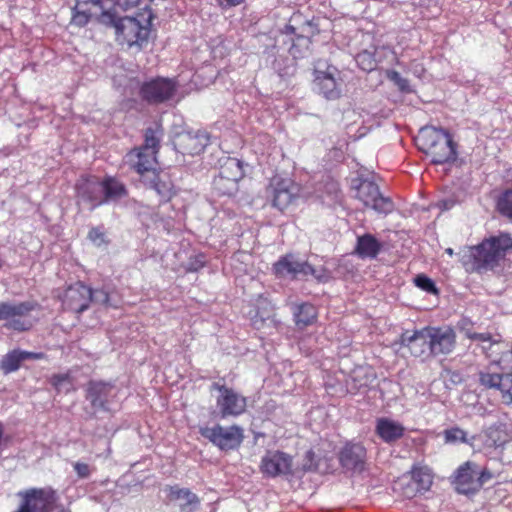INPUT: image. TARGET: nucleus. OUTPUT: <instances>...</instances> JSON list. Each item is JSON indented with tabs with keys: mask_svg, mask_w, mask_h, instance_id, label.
<instances>
[{
	"mask_svg": "<svg viewBox=\"0 0 512 512\" xmlns=\"http://www.w3.org/2000/svg\"><path fill=\"white\" fill-rule=\"evenodd\" d=\"M457 344V335L449 325L425 326L401 335V345L407 347L413 357L428 361L453 353Z\"/></svg>",
	"mask_w": 512,
	"mask_h": 512,
	"instance_id": "f257e3e1",
	"label": "nucleus"
},
{
	"mask_svg": "<svg viewBox=\"0 0 512 512\" xmlns=\"http://www.w3.org/2000/svg\"><path fill=\"white\" fill-rule=\"evenodd\" d=\"M512 248V237L508 233L485 238L480 244L470 247L462 256V264L468 272L485 273L499 266L506 252Z\"/></svg>",
	"mask_w": 512,
	"mask_h": 512,
	"instance_id": "f03ea898",
	"label": "nucleus"
},
{
	"mask_svg": "<svg viewBox=\"0 0 512 512\" xmlns=\"http://www.w3.org/2000/svg\"><path fill=\"white\" fill-rule=\"evenodd\" d=\"M415 140L418 148L431 157L433 164H444L456 159V144L445 129L422 127Z\"/></svg>",
	"mask_w": 512,
	"mask_h": 512,
	"instance_id": "7ed1b4c3",
	"label": "nucleus"
},
{
	"mask_svg": "<svg viewBox=\"0 0 512 512\" xmlns=\"http://www.w3.org/2000/svg\"><path fill=\"white\" fill-rule=\"evenodd\" d=\"M99 23L115 29L117 41L121 44L142 46L147 42L150 29L134 17L119 18L113 9L103 11L97 17Z\"/></svg>",
	"mask_w": 512,
	"mask_h": 512,
	"instance_id": "20e7f679",
	"label": "nucleus"
},
{
	"mask_svg": "<svg viewBox=\"0 0 512 512\" xmlns=\"http://www.w3.org/2000/svg\"><path fill=\"white\" fill-rule=\"evenodd\" d=\"M40 305L33 300L29 301H3L0 302V321L4 327L18 332L31 329L35 319L31 313L38 310Z\"/></svg>",
	"mask_w": 512,
	"mask_h": 512,
	"instance_id": "39448f33",
	"label": "nucleus"
},
{
	"mask_svg": "<svg viewBox=\"0 0 512 512\" xmlns=\"http://www.w3.org/2000/svg\"><path fill=\"white\" fill-rule=\"evenodd\" d=\"M433 472L427 465H414L409 472L400 477L394 485V490L404 497L411 499L418 493L428 491L433 483Z\"/></svg>",
	"mask_w": 512,
	"mask_h": 512,
	"instance_id": "423d86ee",
	"label": "nucleus"
},
{
	"mask_svg": "<svg viewBox=\"0 0 512 512\" xmlns=\"http://www.w3.org/2000/svg\"><path fill=\"white\" fill-rule=\"evenodd\" d=\"M313 89L327 100L341 96L340 71L325 61H318L313 71Z\"/></svg>",
	"mask_w": 512,
	"mask_h": 512,
	"instance_id": "0eeeda50",
	"label": "nucleus"
},
{
	"mask_svg": "<svg viewBox=\"0 0 512 512\" xmlns=\"http://www.w3.org/2000/svg\"><path fill=\"white\" fill-rule=\"evenodd\" d=\"M211 390L218 392L216 397V413L221 419L237 417L245 412L247 406L246 397L234 389L214 382L211 385Z\"/></svg>",
	"mask_w": 512,
	"mask_h": 512,
	"instance_id": "6e6552de",
	"label": "nucleus"
},
{
	"mask_svg": "<svg viewBox=\"0 0 512 512\" xmlns=\"http://www.w3.org/2000/svg\"><path fill=\"white\" fill-rule=\"evenodd\" d=\"M199 433L202 437L209 440L220 450H233L240 446L244 438V431L238 425L222 426L216 424L212 427L201 426Z\"/></svg>",
	"mask_w": 512,
	"mask_h": 512,
	"instance_id": "1a4fd4ad",
	"label": "nucleus"
},
{
	"mask_svg": "<svg viewBox=\"0 0 512 512\" xmlns=\"http://www.w3.org/2000/svg\"><path fill=\"white\" fill-rule=\"evenodd\" d=\"M177 87V82L173 79L165 77L151 78L140 85L139 96L150 105H158L171 100L177 91Z\"/></svg>",
	"mask_w": 512,
	"mask_h": 512,
	"instance_id": "9d476101",
	"label": "nucleus"
},
{
	"mask_svg": "<svg viewBox=\"0 0 512 512\" xmlns=\"http://www.w3.org/2000/svg\"><path fill=\"white\" fill-rule=\"evenodd\" d=\"M259 470L266 478L293 475V457L280 450H268L261 459Z\"/></svg>",
	"mask_w": 512,
	"mask_h": 512,
	"instance_id": "9b49d317",
	"label": "nucleus"
},
{
	"mask_svg": "<svg viewBox=\"0 0 512 512\" xmlns=\"http://www.w3.org/2000/svg\"><path fill=\"white\" fill-rule=\"evenodd\" d=\"M356 197L366 206L378 213L388 214L392 212L394 205L390 198L384 197L377 184L369 180H363L357 186Z\"/></svg>",
	"mask_w": 512,
	"mask_h": 512,
	"instance_id": "f8f14e48",
	"label": "nucleus"
},
{
	"mask_svg": "<svg viewBox=\"0 0 512 512\" xmlns=\"http://www.w3.org/2000/svg\"><path fill=\"white\" fill-rule=\"evenodd\" d=\"M78 204H85L90 210L103 205V185L96 176H83L75 186Z\"/></svg>",
	"mask_w": 512,
	"mask_h": 512,
	"instance_id": "ddd939ff",
	"label": "nucleus"
},
{
	"mask_svg": "<svg viewBox=\"0 0 512 512\" xmlns=\"http://www.w3.org/2000/svg\"><path fill=\"white\" fill-rule=\"evenodd\" d=\"M57 500L52 488L32 489L25 494L24 501L15 512H52Z\"/></svg>",
	"mask_w": 512,
	"mask_h": 512,
	"instance_id": "4468645a",
	"label": "nucleus"
},
{
	"mask_svg": "<svg viewBox=\"0 0 512 512\" xmlns=\"http://www.w3.org/2000/svg\"><path fill=\"white\" fill-rule=\"evenodd\" d=\"M272 204L279 210H284L296 199L299 186L289 178L274 177L271 181Z\"/></svg>",
	"mask_w": 512,
	"mask_h": 512,
	"instance_id": "2eb2a0df",
	"label": "nucleus"
},
{
	"mask_svg": "<svg viewBox=\"0 0 512 512\" xmlns=\"http://www.w3.org/2000/svg\"><path fill=\"white\" fill-rule=\"evenodd\" d=\"M477 464L466 462L455 471L453 485L455 490L464 495L475 494L480 490V482L477 480Z\"/></svg>",
	"mask_w": 512,
	"mask_h": 512,
	"instance_id": "dca6fc26",
	"label": "nucleus"
},
{
	"mask_svg": "<svg viewBox=\"0 0 512 512\" xmlns=\"http://www.w3.org/2000/svg\"><path fill=\"white\" fill-rule=\"evenodd\" d=\"M115 395V387L110 382L90 381L87 385L86 399L96 411H108V404Z\"/></svg>",
	"mask_w": 512,
	"mask_h": 512,
	"instance_id": "f3484780",
	"label": "nucleus"
},
{
	"mask_svg": "<svg viewBox=\"0 0 512 512\" xmlns=\"http://www.w3.org/2000/svg\"><path fill=\"white\" fill-rule=\"evenodd\" d=\"M366 457V448L360 443H347L339 452L340 465L346 471L362 472Z\"/></svg>",
	"mask_w": 512,
	"mask_h": 512,
	"instance_id": "a211bd4d",
	"label": "nucleus"
},
{
	"mask_svg": "<svg viewBox=\"0 0 512 512\" xmlns=\"http://www.w3.org/2000/svg\"><path fill=\"white\" fill-rule=\"evenodd\" d=\"M91 303V288L77 282L71 285L64 294L63 304L76 313L84 312Z\"/></svg>",
	"mask_w": 512,
	"mask_h": 512,
	"instance_id": "6ab92c4d",
	"label": "nucleus"
},
{
	"mask_svg": "<svg viewBox=\"0 0 512 512\" xmlns=\"http://www.w3.org/2000/svg\"><path fill=\"white\" fill-rule=\"evenodd\" d=\"M209 142V134L202 130L181 133L177 137V145L182 150V153L189 155L200 154L204 151Z\"/></svg>",
	"mask_w": 512,
	"mask_h": 512,
	"instance_id": "aec40b11",
	"label": "nucleus"
},
{
	"mask_svg": "<svg viewBox=\"0 0 512 512\" xmlns=\"http://www.w3.org/2000/svg\"><path fill=\"white\" fill-rule=\"evenodd\" d=\"M145 184L157 193L161 203L169 201L175 194L174 184L167 172H153L151 176H146Z\"/></svg>",
	"mask_w": 512,
	"mask_h": 512,
	"instance_id": "412c9836",
	"label": "nucleus"
},
{
	"mask_svg": "<svg viewBox=\"0 0 512 512\" xmlns=\"http://www.w3.org/2000/svg\"><path fill=\"white\" fill-rule=\"evenodd\" d=\"M375 433L385 443L391 444L404 436V426L390 418L381 417L376 420Z\"/></svg>",
	"mask_w": 512,
	"mask_h": 512,
	"instance_id": "4be33fe9",
	"label": "nucleus"
},
{
	"mask_svg": "<svg viewBox=\"0 0 512 512\" xmlns=\"http://www.w3.org/2000/svg\"><path fill=\"white\" fill-rule=\"evenodd\" d=\"M125 161L138 174L144 176L145 173L155 172L156 155L152 151L145 152L134 149L126 154Z\"/></svg>",
	"mask_w": 512,
	"mask_h": 512,
	"instance_id": "5701e85b",
	"label": "nucleus"
},
{
	"mask_svg": "<svg viewBox=\"0 0 512 512\" xmlns=\"http://www.w3.org/2000/svg\"><path fill=\"white\" fill-rule=\"evenodd\" d=\"M376 379V373L370 366L355 367L349 379L346 381L347 389L350 393L355 394L362 389L368 388Z\"/></svg>",
	"mask_w": 512,
	"mask_h": 512,
	"instance_id": "b1692460",
	"label": "nucleus"
},
{
	"mask_svg": "<svg viewBox=\"0 0 512 512\" xmlns=\"http://www.w3.org/2000/svg\"><path fill=\"white\" fill-rule=\"evenodd\" d=\"M167 496L170 501L180 502V512H195L200 506V498L188 488L170 486Z\"/></svg>",
	"mask_w": 512,
	"mask_h": 512,
	"instance_id": "393cba45",
	"label": "nucleus"
},
{
	"mask_svg": "<svg viewBox=\"0 0 512 512\" xmlns=\"http://www.w3.org/2000/svg\"><path fill=\"white\" fill-rule=\"evenodd\" d=\"M41 353L28 352L20 349H14L5 354L0 362V369L4 374H10L17 371L21 363L28 359H40Z\"/></svg>",
	"mask_w": 512,
	"mask_h": 512,
	"instance_id": "a878e982",
	"label": "nucleus"
},
{
	"mask_svg": "<svg viewBox=\"0 0 512 512\" xmlns=\"http://www.w3.org/2000/svg\"><path fill=\"white\" fill-rule=\"evenodd\" d=\"M382 249V243L372 234L357 237L355 253L361 259H375Z\"/></svg>",
	"mask_w": 512,
	"mask_h": 512,
	"instance_id": "bb28decb",
	"label": "nucleus"
},
{
	"mask_svg": "<svg viewBox=\"0 0 512 512\" xmlns=\"http://www.w3.org/2000/svg\"><path fill=\"white\" fill-rule=\"evenodd\" d=\"M293 320L298 329L312 325L317 319L316 307L308 302L292 306Z\"/></svg>",
	"mask_w": 512,
	"mask_h": 512,
	"instance_id": "cd10ccee",
	"label": "nucleus"
},
{
	"mask_svg": "<svg viewBox=\"0 0 512 512\" xmlns=\"http://www.w3.org/2000/svg\"><path fill=\"white\" fill-rule=\"evenodd\" d=\"M303 262L293 254L282 256L273 266L274 272L277 276H292L296 278L300 275Z\"/></svg>",
	"mask_w": 512,
	"mask_h": 512,
	"instance_id": "c85d7f7f",
	"label": "nucleus"
},
{
	"mask_svg": "<svg viewBox=\"0 0 512 512\" xmlns=\"http://www.w3.org/2000/svg\"><path fill=\"white\" fill-rule=\"evenodd\" d=\"M101 184L103 185V205L127 196L125 185L114 177L106 176L101 180Z\"/></svg>",
	"mask_w": 512,
	"mask_h": 512,
	"instance_id": "c756f323",
	"label": "nucleus"
},
{
	"mask_svg": "<svg viewBox=\"0 0 512 512\" xmlns=\"http://www.w3.org/2000/svg\"><path fill=\"white\" fill-rule=\"evenodd\" d=\"M224 179L241 180L244 176L243 162L237 158L224 157L220 160L219 174Z\"/></svg>",
	"mask_w": 512,
	"mask_h": 512,
	"instance_id": "7c9ffc66",
	"label": "nucleus"
},
{
	"mask_svg": "<svg viewBox=\"0 0 512 512\" xmlns=\"http://www.w3.org/2000/svg\"><path fill=\"white\" fill-rule=\"evenodd\" d=\"M487 437L495 447H501L512 440V430L504 423H495L489 427Z\"/></svg>",
	"mask_w": 512,
	"mask_h": 512,
	"instance_id": "2f4dec72",
	"label": "nucleus"
},
{
	"mask_svg": "<svg viewBox=\"0 0 512 512\" xmlns=\"http://www.w3.org/2000/svg\"><path fill=\"white\" fill-rule=\"evenodd\" d=\"M355 61L363 71L371 72L375 70L380 62V58L378 57V48L370 47L369 49L359 52L355 56Z\"/></svg>",
	"mask_w": 512,
	"mask_h": 512,
	"instance_id": "473e14b6",
	"label": "nucleus"
},
{
	"mask_svg": "<svg viewBox=\"0 0 512 512\" xmlns=\"http://www.w3.org/2000/svg\"><path fill=\"white\" fill-rule=\"evenodd\" d=\"M162 135V129L158 125L155 127H148L144 134V144L137 149L145 152L152 151L153 154L156 155L160 146Z\"/></svg>",
	"mask_w": 512,
	"mask_h": 512,
	"instance_id": "72a5a7b5",
	"label": "nucleus"
},
{
	"mask_svg": "<svg viewBox=\"0 0 512 512\" xmlns=\"http://www.w3.org/2000/svg\"><path fill=\"white\" fill-rule=\"evenodd\" d=\"M502 372H497L494 366H488L478 372V381L486 389H494L500 380Z\"/></svg>",
	"mask_w": 512,
	"mask_h": 512,
	"instance_id": "f704fd0d",
	"label": "nucleus"
},
{
	"mask_svg": "<svg viewBox=\"0 0 512 512\" xmlns=\"http://www.w3.org/2000/svg\"><path fill=\"white\" fill-rule=\"evenodd\" d=\"M238 182L237 180L232 179H224L222 177L216 176L213 180V188L218 193V195H234L238 190Z\"/></svg>",
	"mask_w": 512,
	"mask_h": 512,
	"instance_id": "c9c22d12",
	"label": "nucleus"
},
{
	"mask_svg": "<svg viewBox=\"0 0 512 512\" xmlns=\"http://www.w3.org/2000/svg\"><path fill=\"white\" fill-rule=\"evenodd\" d=\"M497 209L501 215L512 219V189L501 194L497 202Z\"/></svg>",
	"mask_w": 512,
	"mask_h": 512,
	"instance_id": "e433bc0d",
	"label": "nucleus"
},
{
	"mask_svg": "<svg viewBox=\"0 0 512 512\" xmlns=\"http://www.w3.org/2000/svg\"><path fill=\"white\" fill-rule=\"evenodd\" d=\"M50 383L58 392H69L73 385L68 373L54 374L50 378Z\"/></svg>",
	"mask_w": 512,
	"mask_h": 512,
	"instance_id": "4c0bfd02",
	"label": "nucleus"
},
{
	"mask_svg": "<svg viewBox=\"0 0 512 512\" xmlns=\"http://www.w3.org/2000/svg\"><path fill=\"white\" fill-rule=\"evenodd\" d=\"M386 76L388 78V80H390L391 82H393V84L395 86L398 87V89L401 91V92H404V93H409L411 92V87H410V83H409V80L402 77L401 74L398 72V71H395V70H388L386 72Z\"/></svg>",
	"mask_w": 512,
	"mask_h": 512,
	"instance_id": "58836bf2",
	"label": "nucleus"
},
{
	"mask_svg": "<svg viewBox=\"0 0 512 512\" xmlns=\"http://www.w3.org/2000/svg\"><path fill=\"white\" fill-rule=\"evenodd\" d=\"M466 436V432L459 427H453L444 431V438L446 443H467Z\"/></svg>",
	"mask_w": 512,
	"mask_h": 512,
	"instance_id": "ea45409f",
	"label": "nucleus"
},
{
	"mask_svg": "<svg viewBox=\"0 0 512 512\" xmlns=\"http://www.w3.org/2000/svg\"><path fill=\"white\" fill-rule=\"evenodd\" d=\"M415 285L425 292L436 294L438 292L435 283L426 275H417L414 279Z\"/></svg>",
	"mask_w": 512,
	"mask_h": 512,
	"instance_id": "a19ab883",
	"label": "nucleus"
},
{
	"mask_svg": "<svg viewBox=\"0 0 512 512\" xmlns=\"http://www.w3.org/2000/svg\"><path fill=\"white\" fill-rule=\"evenodd\" d=\"M92 16V12H85L83 10L72 11L71 24L77 27H84L89 23Z\"/></svg>",
	"mask_w": 512,
	"mask_h": 512,
	"instance_id": "79ce46f5",
	"label": "nucleus"
},
{
	"mask_svg": "<svg viewBox=\"0 0 512 512\" xmlns=\"http://www.w3.org/2000/svg\"><path fill=\"white\" fill-rule=\"evenodd\" d=\"M512 373H503L500 380L497 382L494 390H498L500 392L501 401L504 404V395L505 390H508V386L512 385Z\"/></svg>",
	"mask_w": 512,
	"mask_h": 512,
	"instance_id": "37998d69",
	"label": "nucleus"
},
{
	"mask_svg": "<svg viewBox=\"0 0 512 512\" xmlns=\"http://www.w3.org/2000/svg\"><path fill=\"white\" fill-rule=\"evenodd\" d=\"M205 256L204 254H197L193 257L189 258V261L186 265V270L189 272H196L205 265Z\"/></svg>",
	"mask_w": 512,
	"mask_h": 512,
	"instance_id": "c03bdc74",
	"label": "nucleus"
},
{
	"mask_svg": "<svg viewBox=\"0 0 512 512\" xmlns=\"http://www.w3.org/2000/svg\"><path fill=\"white\" fill-rule=\"evenodd\" d=\"M311 277L319 283H327L332 279L331 272L324 266L314 267Z\"/></svg>",
	"mask_w": 512,
	"mask_h": 512,
	"instance_id": "a18cd8bd",
	"label": "nucleus"
},
{
	"mask_svg": "<svg viewBox=\"0 0 512 512\" xmlns=\"http://www.w3.org/2000/svg\"><path fill=\"white\" fill-rule=\"evenodd\" d=\"M91 302L109 305V294L104 289H91Z\"/></svg>",
	"mask_w": 512,
	"mask_h": 512,
	"instance_id": "49530a36",
	"label": "nucleus"
},
{
	"mask_svg": "<svg viewBox=\"0 0 512 512\" xmlns=\"http://www.w3.org/2000/svg\"><path fill=\"white\" fill-rule=\"evenodd\" d=\"M88 238L96 246L106 244L105 234L100 228H92L88 233Z\"/></svg>",
	"mask_w": 512,
	"mask_h": 512,
	"instance_id": "de8ad7c7",
	"label": "nucleus"
},
{
	"mask_svg": "<svg viewBox=\"0 0 512 512\" xmlns=\"http://www.w3.org/2000/svg\"><path fill=\"white\" fill-rule=\"evenodd\" d=\"M73 468L77 476L82 479L89 478L93 470L88 464L83 462H75Z\"/></svg>",
	"mask_w": 512,
	"mask_h": 512,
	"instance_id": "09e8293b",
	"label": "nucleus"
},
{
	"mask_svg": "<svg viewBox=\"0 0 512 512\" xmlns=\"http://www.w3.org/2000/svg\"><path fill=\"white\" fill-rule=\"evenodd\" d=\"M318 468L315 462V453L309 450L305 454V462L303 463L302 469L305 472L316 471Z\"/></svg>",
	"mask_w": 512,
	"mask_h": 512,
	"instance_id": "8fccbe9b",
	"label": "nucleus"
},
{
	"mask_svg": "<svg viewBox=\"0 0 512 512\" xmlns=\"http://www.w3.org/2000/svg\"><path fill=\"white\" fill-rule=\"evenodd\" d=\"M78 2V5L81 6H94L96 8H99L101 10V13L103 11H108L109 9H106L107 2H110V0H76Z\"/></svg>",
	"mask_w": 512,
	"mask_h": 512,
	"instance_id": "3c124183",
	"label": "nucleus"
},
{
	"mask_svg": "<svg viewBox=\"0 0 512 512\" xmlns=\"http://www.w3.org/2000/svg\"><path fill=\"white\" fill-rule=\"evenodd\" d=\"M477 472V480L480 482V488L493 478V474L489 470L481 469L479 465H477Z\"/></svg>",
	"mask_w": 512,
	"mask_h": 512,
	"instance_id": "603ef678",
	"label": "nucleus"
},
{
	"mask_svg": "<svg viewBox=\"0 0 512 512\" xmlns=\"http://www.w3.org/2000/svg\"><path fill=\"white\" fill-rule=\"evenodd\" d=\"M458 328L468 338V334H474L472 331V323L469 319L463 318L458 322Z\"/></svg>",
	"mask_w": 512,
	"mask_h": 512,
	"instance_id": "864d4df0",
	"label": "nucleus"
},
{
	"mask_svg": "<svg viewBox=\"0 0 512 512\" xmlns=\"http://www.w3.org/2000/svg\"><path fill=\"white\" fill-rule=\"evenodd\" d=\"M456 204V200L454 198H443V199H440L438 202H437V207L442 210V211H447V210H450L451 208H453Z\"/></svg>",
	"mask_w": 512,
	"mask_h": 512,
	"instance_id": "5fc2aeb1",
	"label": "nucleus"
},
{
	"mask_svg": "<svg viewBox=\"0 0 512 512\" xmlns=\"http://www.w3.org/2000/svg\"><path fill=\"white\" fill-rule=\"evenodd\" d=\"M491 334L490 333H476L474 334H468V339L472 341H478V342H491Z\"/></svg>",
	"mask_w": 512,
	"mask_h": 512,
	"instance_id": "6e6d98bb",
	"label": "nucleus"
},
{
	"mask_svg": "<svg viewBox=\"0 0 512 512\" xmlns=\"http://www.w3.org/2000/svg\"><path fill=\"white\" fill-rule=\"evenodd\" d=\"M245 0H217L222 8H231L240 5Z\"/></svg>",
	"mask_w": 512,
	"mask_h": 512,
	"instance_id": "4d7b16f0",
	"label": "nucleus"
},
{
	"mask_svg": "<svg viewBox=\"0 0 512 512\" xmlns=\"http://www.w3.org/2000/svg\"><path fill=\"white\" fill-rule=\"evenodd\" d=\"M141 0H117V4L124 9H130L139 5Z\"/></svg>",
	"mask_w": 512,
	"mask_h": 512,
	"instance_id": "13d9d810",
	"label": "nucleus"
},
{
	"mask_svg": "<svg viewBox=\"0 0 512 512\" xmlns=\"http://www.w3.org/2000/svg\"><path fill=\"white\" fill-rule=\"evenodd\" d=\"M313 269H314V266L309 264L307 261H304L299 276H302V277L312 276Z\"/></svg>",
	"mask_w": 512,
	"mask_h": 512,
	"instance_id": "bf43d9fd",
	"label": "nucleus"
},
{
	"mask_svg": "<svg viewBox=\"0 0 512 512\" xmlns=\"http://www.w3.org/2000/svg\"><path fill=\"white\" fill-rule=\"evenodd\" d=\"M77 10H78V11L83 10V11H85V12H91V10H90L89 6H81V7H80V6L78 5V2L76 1V2H75L74 7L72 8V11H77Z\"/></svg>",
	"mask_w": 512,
	"mask_h": 512,
	"instance_id": "052dcab7",
	"label": "nucleus"
},
{
	"mask_svg": "<svg viewBox=\"0 0 512 512\" xmlns=\"http://www.w3.org/2000/svg\"><path fill=\"white\" fill-rule=\"evenodd\" d=\"M285 32L293 34L295 32V28L293 26H291V25H286L285 26Z\"/></svg>",
	"mask_w": 512,
	"mask_h": 512,
	"instance_id": "680f3d73",
	"label": "nucleus"
},
{
	"mask_svg": "<svg viewBox=\"0 0 512 512\" xmlns=\"http://www.w3.org/2000/svg\"><path fill=\"white\" fill-rule=\"evenodd\" d=\"M445 252H446L447 254H449V255H452V254H453V249H452V248H447V249L445 250Z\"/></svg>",
	"mask_w": 512,
	"mask_h": 512,
	"instance_id": "e2e57ef3",
	"label": "nucleus"
}]
</instances>
